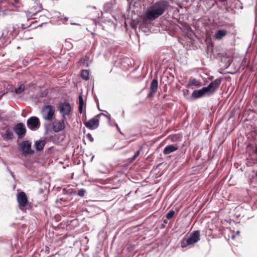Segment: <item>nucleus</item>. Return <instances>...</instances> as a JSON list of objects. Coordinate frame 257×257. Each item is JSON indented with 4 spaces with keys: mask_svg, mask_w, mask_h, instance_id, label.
<instances>
[{
    "mask_svg": "<svg viewBox=\"0 0 257 257\" xmlns=\"http://www.w3.org/2000/svg\"><path fill=\"white\" fill-rule=\"evenodd\" d=\"M168 8V4L166 1L157 2L148 8L145 16L149 20H155L162 15Z\"/></svg>",
    "mask_w": 257,
    "mask_h": 257,
    "instance_id": "1",
    "label": "nucleus"
},
{
    "mask_svg": "<svg viewBox=\"0 0 257 257\" xmlns=\"http://www.w3.org/2000/svg\"><path fill=\"white\" fill-rule=\"evenodd\" d=\"M221 79H216L211 82L207 87H204L200 90H194L191 96H202L204 95H212L218 88Z\"/></svg>",
    "mask_w": 257,
    "mask_h": 257,
    "instance_id": "2",
    "label": "nucleus"
},
{
    "mask_svg": "<svg viewBox=\"0 0 257 257\" xmlns=\"http://www.w3.org/2000/svg\"><path fill=\"white\" fill-rule=\"evenodd\" d=\"M199 240L200 231L195 230L193 231L186 239H184L181 241V246L182 248H185L197 242Z\"/></svg>",
    "mask_w": 257,
    "mask_h": 257,
    "instance_id": "3",
    "label": "nucleus"
},
{
    "mask_svg": "<svg viewBox=\"0 0 257 257\" xmlns=\"http://www.w3.org/2000/svg\"><path fill=\"white\" fill-rule=\"evenodd\" d=\"M20 150L23 156L31 155L35 151L32 149V143L29 140L23 141L20 144Z\"/></svg>",
    "mask_w": 257,
    "mask_h": 257,
    "instance_id": "4",
    "label": "nucleus"
},
{
    "mask_svg": "<svg viewBox=\"0 0 257 257\" xmlns=\"http://www.w3.org/2000/svg\"><path fill=\"white\" fill-rule=\"evenodd\" d=\"M28 127L33 131L38 130L40 126V121L39 118L35 116L29 118L27 121Z\"/></svg>",
    "mask_w": 257,
    "mask_h": 257,
    "instance_id": "5",
    "label": "nucleus"
},
{
    "mask_svg": "<svg viewBox=\"0 0 257 257\" xmlns=\"http://www.w3.org/2000/svg\"><path fill=\"white\" fill-rule=\"evenodd\" d=\"M55 110L50 105L45 106L42 109L43 118L49 121L52 120L54 117Z\"/></svg>",
    "mask_w": 257,
    "mask_h": 257,
    "instance_id": "6",
    "label": "nucleus"
},
{
    "mask_svg": "<svg viewBox=\"0 0 257 257\" xmlns=\"http://www.w3.org/2000/svg\"><path fill=\"white\" fill-rule=\"evenodd\" d=\"M58 110L62 115L63 119L66 115H68L71 111V106L69 103L67 102H62L58 107Z\"/></svg>",
    "mask_w": 257,
    "mask_h": 257,
    "instance_id": "7",
    "label": "nucleus"
},
{
    "mask_svg": "<svg viewBox=\"0 0 257 257\" xmlns=\"http://www.w3.org/2000/svg\"><path fill=\"white\" fill-rule=\"evenodd\" d=\"M13 130L17 135L19 139L23 138L26 133V128L24 124L22 122L17 123L14 127Z\"/></svg>",
    "mask_w": 257,
    "mask_h": 257,
    "instance_id": "8",
    "label": "nucleus"
},
{
    "mask_svg": "<svg viewBox=\"0 0 257 257\" xmlns=\"http://www.w3.org/2000/svg\"><path fill=\"white\" fill-rule=\"evenodd\" d=\"M65 127L64 120H55L53 123V130L54 132L58 133L63 130Z\"/></svg>",
    "mask_w": 257,
    "mask_h": 257,
    "instance_id": "9",
    "label": "nucleus"
},
{
    "mask_svg": "<svg viewBox=\"0 0 257 257\" xmlns=\"http://www.w3.org/2000/svg\"><path fill=\"white\" fill-rule=\"evenodd\" d=\"M17 200L19 205L22 207L26 206L28 202L27 196L26 193L23 191L18 194Z\"/></svg>",
    "mask_w": 257,
    "mask_h": 257,
    "instance_id": "10",
    "label": "nucleus"
},
{
    "mask_svg": "<svg viewBox=\"0 0 257 257\" xmlns=\"http://www.w3.org/2000/svg\"><path fill=\"white\" fill-rule=\"evenodd\" d=\"M85 126L90 130H94L99 126V120L95 117L91 118L84 123Z\"/></svg>",
    "mask_w": 257,
    "mask_h": 257,
    "instance_id": "11",
    "label": "nucleus"
},
{
    "mask_svg": "<svg viewBox=\"0 0 257 257\" xmlns=\"http://www.w3.org/2000/svg\"><path fill=\"white\" fill-rule=\"evenodd\" d=\"M158 88V82L157 79H154L150 84V90L147 96H152L154 95Z\"/></svg>",
    "mask_w": 257,
    "mask_h": 257,
    "instance_id": "12",
    "label": "nucleus"
},
{
    "mask_svg": "<svg viewBox=\"0 0 257 257\" xmlns=\"http://www.w3.org/2000/svg\"><path fill=\"white\" fill-rule=\"evenodd\" d=\"M46 144V141L44 139H40L35 142L34 147L36 150L40 152L42 151Z\"/></svg>",
    "mask_w": 257,
    "mask_h": 257,
    "instance_id": "13",
    "label": "nucleus"
},
{
    "mask_svg": "<svg viewBox=\"0 0 257 257\" xmlns=\"http://www.w3.org/2000/svg\"><path fill=\"white\" fill-rule=\"evenodd\" d=\"M178 150V147L176 145H169L166 146L163 150V154L165 155H168L173 153Z\"/></svg>",
    "mask_w": 257,
    "mask_h": 257,
    "instance_id": "14",
    "label": "nucleus"
},
{
    "mask_svg": "<svg viewBox=\"0 0 257 257\" xmlns=\"http://www.w3.org/2000/svg\"><path fill=\"white\" fill-rule=\"evenodd\" d=\"M202 84L201 82L194 78H190L187 83V86L188 87H191L192 86H195L196 87H200L201 86Z\"/></svg>",
    "mask_w": 257,
    "mask_h": 257,
    "instance_id": "15",
    "label": "nucleus"
},
{
    "mask_svg": "<svg viewBox=\"0 0 257 257\" xmlns=\"http://www.w3.org/2000/svg\"><path fill=\"white\" fill-rule=\"evenodd\" d=\"M227 33L225 30H219L216 32L214 37L216 39L220 40L227 35Z\"/></svg>",
    "mask_w": 257,
    "mask_h": 257,
    "instance_id": "16",
    "label": "nucleus"
},
{
    "mask_svg": "<svg viewBox=\"0 0 257 257\" xmlns=\"http://www.w3.org/2000/svg\"><path fill=\"white\" fill-rule=\"evenodd\" d=\"M25 86L23 83H20L18 84V87L15 89V91L17 94L22 93L25 90Z\"/></svg>",
    "mask_w": 257,
    "mask_h": 257,
    "instance_id": "17",
    "label": "nucleus"
},
{
    "mask_svg": "<svg viewBox=\"0 0 257 257\" xmlns=\"http://www.w3.org/2000/svg\"><path fill=\"white\" fill-rule=\"evenodd\" d=\"M79 101H78V112L80 114L82 113L83 111V108L84 106V101L83 100V97H78Z\"/></svg>",
    "mask_w": 257,
    "mask_h": 257,
    "instance_id": "18",
    "label": "nucleus"
},
{
    "mask_svg": "<svg viewBox=\"0 0 257 257\" xmlns=\"http://www.w3.org/2000/svg\"><path fill=\"white\" fill-rule=\"evenodd\" d=\"M89 71L86 70H83L81 71V77L85 80H87L89 79Z\"/></svg>",
    "mask_w": 257,
    "mask_h": 257,
    "instance_id": "19",
    "label": "nucleus"
},
{
    "mask_svg": "<svg viewBox=\"0 0 257 257\" xmlns=\"http://www.w3.org/2000/svg\"><path fill=\"white\" fill-rule=\"evenodd\" d=\"M94 100H95V102L96 103L97 106V108L99 109V110L102 111V110L100 109V108H99V104L98 100L97 98V97H94ZM103 111H104V112H106L107 114V115L105 114V115H104V116L106 117L108 119V120H110V118H111L110 114H109L105 110H103Z\"/></svg>",
    "mask_w": 257,
    "mask_h": 257,
    "instance_id": "20",
    "label": "nucleus"
},
{
    "mask_svg": "<svg viewBox=\"0 0 257 257\" xmlns=\"http://www.w3.org/2000/svg\"><path fill=\"white\" fill-rule=\"evenodd\" d=\"M14 137V135L11 131L10 130H7L6 131V133L4 136V138L6 139L11 140Z\"/></svg>",
    "mask_w": 257,
    "mask_h": 257,
    "instance_id": "21",
    "label": "nucleus"
},
{
    "mask_svg": "<svg viewBox=\"0 0 257 257\" xmlns=\"http://www.w3.org/2000/svg\"><path fill=\"white\" fill-rule=\"evenodd\" d=\"M175 211L171 209L166 215V218L171 219L175 214Z\"/></svg>",
    "mask_w": 257,
    "mask_h": 257,
    "instance_id": "22",
    "label": "nucleus"
},
{
    "mask_svg": "<svg viewBox=\"0 0 257 257\" xmlns=\"http://www.w3.org/2000/svg\"><path fill=\"white\" fill-rule=\"evenodd\" d=\"M143 147L141 146L139 150H138L135 155L131 158V161L135 160L140 154L141 151L142 150Z\"/></svg>",
    "mask_w": 257,
    "mask_h": 257,
    "instance_id": "23",
    "label": "nucleus"
},
{
    "mask_svg": "<svg viewBox=\"0 0 257 257\" xmlns=\"http://www.w3.org/2000/svg\"><path fill=\"white\" fill-rule=\"evenodd\" d=\"M86 193V190L84 189H80L77 195L80 197H83Z\"/></svg>",
    "mask_w": 257,
    "mask_h": 257,
    "instance_id": "24",
    "label": "nucleus"
},
{
    "mask_svg": "<svg viewBox=\"0 0 257 257\" xmlns=\"http://www.w3.org/2000/svg\"><path fill=\"white\" fill-rule=\"evenodd\" d=\"M86 138L91 142L93 141V138L92 136V135L88 133L86 135Z\"/></svg>",
    "mask_w": 257,
    "mask_h": 257,
    "instance_id": "25",
    "label": "nucleus"
},
{
    "mask_svg": "<svg viewBox=\"0 0 257 257\" xmlns=\"http://www.w3.org/2000/svg\"><path fill=\"white\" fill-rule=\"evenodd\" d=\"M8 170L10 172V173L11 175L12 176V177H13V178L14 179H15V176L14 175V173L13 172H12L11 170H10L8 168Z\"/></svg>",
    "mask_w": 257,
    "mask_h": 257,
    "instance_id": "26",
    "label": "nucleus"
},
{
    "mask_svg": "<svg viewBox=\"0 0 257 257\" xmlns=\"http://www.w3.org/2000/svg\"><path fill=\"white\" fill-rule=\"evenodd\" d=\"M116 128H117V131L119 132L120 134H122V133L121 132L120 130V128L119 127H118V125L117 124H116Z\"/></svg>",
    "mask_w": 257,
    "mask_h": 257,
    "instance_id": "27",
    "label": "nucleus"
},
{
    "mask_svg": "<svg viewBox=\"0 0 257 257\" xmlns=\"http://www.w3.org/2000/svg\"><path fill=\"white\" fill-rule=\"evenodd\" d=\"M254 154L257 156V144H256L255 146V149H254Z\"/></svg>",
    "mask_w": 257,
    "mask_h": 257,
    "instance_id": "28",
    "label": "nucleus"
},
{
    "mask_svg": "<svg viewBox=\"0 0 257 257\" xmlns=\"http://www.w3.org/2000/svg\"><path fill=\"white\" fill-rule=\"evenodd\" d=\"M168 220H169V219H167V218H166V219H164V220H163V223H164V224H167V223H168Z\"/></svg>",
    "mask_w": 257,
    "mask_h": 257,
    "instance_id": "29",
    "label": "nucleus"
},
{
    "mask_svg": "<svg viewBox=\"0 0 257 257\" xmlns=\"http://www.w3.org/2000/svg\"><path fill=\"white\" fill-rule=\"evenodd\" d=\"M101 115H103V116H104V115H105V114H104V113H100L98 114V115H97L96 116V117L100 116H101Z\"/></svg>",
    "mask_w": 257,
    "mask_h": 257,
    "instance_id": "30",
    "label": "nucleus"
},
{
    "mask_svg": "<svg viewBox=\"0 0 257 257\" xmlns=\"http://www.w3.org/2000/svg\"><path fill=\"white\" fill-rule=\"evenodd\" d=\"M240 233V231L239 230H237L235 232V235H238Z\"/></svg>",
    "mask_w": 257,
    "mask_h": 257,
    "instance_id": "31",
    "label": "nucleus"
},
{
    "mask_svg": "<svg viewBox=\"0 0 257 257\" xmlns=\"http://www.w3.org/2000/svg\"><path fill=\"white\" fill-rule=\"evenodd\" d=\"M186 98H187V100H189L191 99L192 97H186ZM193 98H197L198 97H193Z\"/></svg>",
    "mask_w": 257,
    "mask_h": 257,
    "instance_id": "32",
    "label": "nucleus"
},
{
    "mask_svg": "<svg viewBox=\"0 0 257 257\" xmlns=\"http://www.w3.org/2000/svg\"><path fill=\"white\" fill-rule=\"evenodd\" d=\"M235 236L236 235L235 234L232 235V236H231V238L232 239H234Z\"/></svg>",
    "mask_w": 257,
    "mask_h": 257,
    "instance_id": "33",
    "label": "nucleus"
},
{
    "mask_svg": "<svg viewBox=\"0 0 257 257\" xmlns=\"http://www.w3.org/2000/svg\"><path fill=\"white\" fill-rule=\"evenodd\" d=\"M165 224H164H164H162L161 228H165Z\"/></svg>",
    "mask_w": 257,
    "mask_h": 257,
    "instance_id": "34",
    "label": "nucleus"
},
{
    "mask_svg": "<svg viewBox=\"0 0 257 257\" xmlns=\"http://www.w3.org/2000/svg\"><path fill=\"white\" fill-rule=\"evenodd\" d=\"M46 134H47L48 133V130H47V129H46Z\"/></svg>",
    "mask_w": 257,
    "mask_h": 257,
    "instance_id": "35",
    "label": "nucleus"
},
{
    "mask_svg": "<svg viewBox=\"0 0 257 257\" xmlns=\"http://www.w3.org/2000/svg\"><path fill=\"white\" fill-rule=\"evenodd\" d=\"M255 175H256V176L257 177V172H256V173H255Z\"/></svg>",
    "mask_w": 257,
    "mask_h": 257,
    "instance_id": "36",
    "label": "nucleus"
}]
</instances>
